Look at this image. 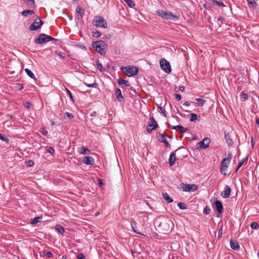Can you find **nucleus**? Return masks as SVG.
Here are the masks:
<instances>
[{"label":"nucleus","mask_w":259,"mask_h":259,"mask_svg":"<svg viewBox=\"0 0 259 259\" xmlns=\"http://www.w3.org/2000/svg\"><path fill=\"white\" fill-rule=\"evenodd\" d=\"M155 227L159 233L167 234L171 232L174 225L171 220L167 217H159L155 220Z\"/></svg>","instance_id":"obj_1"},{"label":"nucleus","mask_w":259,"mask_h":259,"mask_svg":"<svg viewBox=\"0 0 259 259\" xmlns=\"http://www.w3.org/2000/svg\"><path fill=\"white\" fill-rule=\"evenodd\" d=\"M92 46L95 49L96 51L101 55H105L106 54L105 48L107 45L104 41L98 40L93 41Z\"/></svg>","instance_id":"obj_2"},{"label":"nucleus","mask_w":259,"mask_h":259,"mask_svg":"<svg viewBox=\"0 0 259 259\" xmlns=\"http://www.w3.org/2000/svg\"><path fill=\"white\" fill-rule=\"evenodd\" d=\"M156 13L159 16L167 20L177 21L179 18L178 16L174 15L171 12H167L162 10H158L156 11Z\"/></svg>","instance_id":"obj_3"},{"label":"nucleus","mask_w":259,"mask_h":259,"mask_svg":"<svg viewBox=\"0 0 259 259\" xmlns=\"http://www.w3.org/2000/svg\"><path fill=\"white\" fill-rule=\"evenodd\" d=\"M121 70L128 76L136 75L139 72V69L135 66H123Z\"/></svg>","instance_id":"obj_4"},{"label":"nucleus","mask_w":259,"mask_h":259,"mask_svg":"<svg viewBox=\"0 0 259 259\" xmlns=\"http://www.w3.org/2000/svg\"><path fill=\"white\" fill-rule=\"evenodd\" d=\"M94 20L95 21V25L97 27H101L107 28L108 24L104 18L101 16H97L94 18Z\"/></svg>","instance_id":"obj_5"},{"label":"nucleus","mask_w":259,"mask_h":259,"mask_svg":"<svg viewBox=\"0 0 259 259\" xmlns=\"http://www.w3.org/2000/svg\"><path fill=\"white\" fill-rule=\"evenodd\" d=\"M158 126V123L155 121L153 116H150L149 121L147 126V131L148 133H151L152 131L155 130Z\"/></svg>","instance_id":"obj_6"},{"label":"nucleus","mask_w":259,"mask_h":259,"mask_svg":"<svg viewBox=\"0 0 259 259\" xmlns=\"http://www.w3.org/2000/svg\"><path fill=\"white\" fill-rule=\"evenodd\" d=\"M160 66L165 72L167 73L171 72V69L170 63L166 59L163 58L160 60Z\"/></svg>","instance_id":"obj_7"},{"label":"nucleus","mask_w":259,"mask_h":259,"mask_svg":"<svg viewBox=\"0 0 259 259\" xmlns=\"http://www.w3.org/2000/svg\"><path fill=\"white\" fill-rule=\"evenodd\" d=\"M44 23V22L40 19V18L39 17H37L30 25L29 27L30 30L31 31H36L40 28Z\"/></svg>","instance_id":"obj_8"},{"label":"nucleus","mask_w":259,"mask_h":259,"mask_svg":"<svg viewBox=\"0 0 259 259\" xmlns=\"http://www.w3.org/2000/svg\"><path fill=\"white\" fill-rule=\"evenodd\" d=\"M48 37V35L46 34L45 33L40 34L38 37L35 38L34 40V42L36 44H42L44 43H46L48 42V40L47 38Z\"/></svg>","instance_id":"obj_9"},{"label":"nucleus","mask_w":259,"mask_h":259,"mask_svg":"<svg viewBox=\"0 0 259 259\" xmlns=\"http://www.w3.org/2000/svg\"><path fill=\"white\" fill-rule=\"evenodd\" d=\"M198 189L196 184H184L182 187L183 191L186 192H194Z\"/></svg>","instance_id":"obj_10"},{"label":"nucleus","mask_w":259,"mask_h":259,"mask_svg":"<svg viewBox=\"0 0 259 259\" xmlns=\"http://www.w3.org/2000/svg\"><path fill=\"white\" fill-rule=\"evenodd\" d=\"M156 136L158 138V141L164 143L166 147H169L170 146L169 143L166 139V135L164 133L163 134L157 133Z\"/></svg>","instance_id":"obj_11"},{"label":"nucleus","mask_w":259,"mask_h":259,"mask_svg":"<svg viewBox=\"0 0 259 259\" xmlns=\"http://www.w3.org/2000/svg\"><path fill=\"white\" fill-rule=\"evenodd\" d=\"M210 143V139L208 137H205L202 141L199 142L197 144H198L201 149H205L209 147Z\"/></svg>","instance_id":"obj_12"},{"label":"nucleus","mask_w":259,"mask_h":259,"mask_svg":"<svg viewBox=\"0 0 259 259\" xmlns=\"http://www.w3.org/2000/svg\"><path fill=\"white\" fill-rule=\"evenodd\" d=\"M181 149V148L180 147L178 149H177L175 151V152H172L170 153V154L169 155V159H168V163L170 166H172L176 162V152L178 151V150H180Z\"/></svg>","instance_id":"obj_13"},{"label":"nucleus","mask_w":259,"mask_h":259,"mask_svg":"<svg viewBox=\"0 0 259 259\" xmlns=\"http://www.w3.org/2000/svg\"><path fill=\"white\" fill-rule=\"evenodd\" d=\"M213 204L218 212L219 213H222L223 210V205L222 202L220 200H216Z\"/></svg>","instance_id":"obj_14"},{"label":"nucleus","mask_w":259,"mask_h":259,"mask_svg":"<svg viewBox=\"0 0 259 259\" xmlns=\"http://www.w3.org/2000/svg\"><path fill=\"white\" fill-rule=\"evenodd\" d=\"M231 192V189L228 185H226L224 190L221 193V195L223 197L226 198L230 197Z\"/></svg>","instance_id":"obj_15"},{"label":"nucleus","mask_w":259,"mask_h":259,"mask_svg":"<svg viewBox=\"0 0 259 259\" xmlns=\"http://www.w3.org/2000/svg\"><path fill=\"white\" fill-rule=\"evenodd\" d=\"M82 162L86 165H93L94 163V159L91 156H86L83 158Z\"/></svg>","instance_id":"obj_16"},{"label":"nucleus","mask_w":259,"mask_h":259,"mask_svg":"<svg viewBox=\"0 0 259 259\" xmlns=\"http://www.w3.org/2000/svg\"><path fill=\"white\" fill-rule=\"evenodd\" d=\"M231 248L235 250H238L240 248L238 242L233 238H231L230 241Z\"/></svg>","instance_id":"obj_17"},{"label":"nucleus","mask_w":259,"mask_h":259,"mask_svg":"<svg viewBox=\"0 0 259 259\" xmlns=\"http://www.w3.org/2000/svg\"><path fill=\"white\" fill-rule=\"evenodd\" d=\"M115 96L117 100L120 102H124V99L122 95L121 91L119 89H117L115 91Z\"/></svg>","instance_id":"obj_18"},{"label":"nucleus","mask_w":259,"mask_h":259,"mask_svg":"<svg viewBox=\"0 0 259 259\" xmlns=\"http://www.w3.org/2000/svg\"><path fill=\"white\" fill-rule=\"evenodd\" d=\"M172 129L179 131L181 133H183L189 131L188 128H185L182 125H175L171 127Z\"/></svg>","instance_id":"obj_19"},{"label":"nucleus","mask_w":259,"mask_h":259,"mask_svg":"<svg viewBox=\"0 0 259 259\" xmlns=\"http://www.w3.org/2000/svg\"><path fill=\"white\" fill-rule=\"evenodd\" d=\"M225 138L228 145L230 146L233 145V142L231 139V136L229 133H227L225 131Z\"/></svg>","instance_id":"obj_20"},{"label":"nucleus","mask_w":259,"mask_h":259,"mask_svg":"<svg viewBox=\"0 0 259 259\" xmlns=\"http://www.w3.org/2000/svg\"><path fill=\"white\" fill-rule=\"evenodd\" d=\"M130 222H131V227L133 229V231H134V232L137 234L143 235V234L142 233H141L140 232L138 231V230H137L136 229V228L137 226V223L133 219H131L130 220Z\"/></svg>","instance_id":"obj_21"},{"label":"nucleus","mask_w":259,"mask_h":259,"mask_svg":"<svg viewBox=\"0 0 259 259\" xmlns=\"http://www.w3.org/2000/svg\"><path fill=\"white\" fill-rule=\"evenodd\" d=\"M76 12L81 18H82L84 14V10H82L79 6H77L76 8Z\"/></svg>","instance_id":"obj_22"},{"label":"nucleus","mask_w":259,"mask_h":259,"mask_svg":"<svg viewBox=\"0 0 259 259\" xmlns=\"http://www.w3.org/2000/svg\"><path fill=\"white\" fill-rule=\"evenodd\" d=\"M163 198L164 200H165L168 203H171L173 202V199L169 196V195L167 193H163L162 194Z\"/></svg>","instance_id":"obj_23"},{"label":"nucleus","mask_w":259,"mask_h":259,"mask_svg":"<svg viewBox=\"0 0 259 259\" xmlns=\"http://www.w3.org/2000/svg\"><path fill=\"white\" fill-rule=\"evenodd\" d=\"M34 14L33 10H25L22 12V15L25 17H27L28 15H32Z\"/></svg>","instance_id":"obj_24"},{"label":"nucleus","mask_w":259,"mask_h":259,"mask_svg":"<svg viewBox=\"0 0 259 259\" xmlns=\"http://www.w3.org/2000/svg\"><path fill=\"white\" fill-rule=\"evenodd\" d=\"M117 81H118V83L119 85H122V84H124L126 87H129L130 85V82L128 81L124 80L122 78H119Z\"/></svg>","instance_id":"obj_25"},{"label":"nucleus","mask_w":259,"mask_h":259,"mask_svg":"<svg viewBox=\"0 0 259 259\" xmlns=\"http://www.w3.org/2000/svg\"><path fill=\"white\" fill-rule=\"evenodd\" d=\"M200 118V117L199 116H198L196 114L191 113L190 114V120L192 122L195 121L196 120H199Z\"/></svg>","instance_id":"obj_26"},{"label":"nucleus","mask_w":259,"mask_h":259,"mask_svg":"<svg viewBox=\"0 0 259 259\" xmlns=\"http://www.w3.org/2000/svg\"><path fill=\"white\" fill-rule=\"evenodd\" d=\"M25 72L27 74V75L29 76L30 78L35 79V77L33 73L29 69L26 68L25 69Z\"/></svg>","instance_id":"obj_27"},{"label":"nucleus","mask_w":259,"mask_h":259,"mask_svg":"<svg viewBox=\"0 0 259 259\" xmlns=\"http://www.w3.org/2000/svg\"><path fill=\"white\" fill-rule=\"evenodd\" d=\"M41 220H42V217H35V218H33V219L31 220V224H33V225L36 224H37L38 223L40 222L41 221Z\"/></svg>","instance_id":"obj_28"},{"label":"nucleus","mask_w":259,"mask_h":259,"mask_svg":"<svg viewBox=\"0 0 259 259\" xmlns=\"http://www.w3.org/2000/svg\"><path fill=\"white\" fill-rule=\"evenodd\" d=\"M227 169H228V165H225V166L223 165L222 166H220V172H221V174L224 176H226Z\"/></svg>","instance_id":"obj_29"},{"label":"nucleus","mask_w":259,"mask_h":259,"mask_svg":"<svg viewBox=\"0 0 259 259\" xmlns=\"http://www.w3.org/2000/svg\"><path fill=\"white\" fill-rule=\"evenodd\" d=\"M55 229L60 233L62 234L65 232L64 228L60 225H56L55 226Z\"/></svg>","instance_id":"obj_30"},{"label":"nucleus","mask_w":259,"mask_h":259,"mask_svg":"<svg viewBox=\"0 0 259 259\" xmlns=\"http://www.w3.org/2000/svg\"><path fill=\"white\" fill-rule=\"evenodd\" d=\"M83 83L85 85L89 88H96L98 87V83L95 82V81L93 83H88L85 81L83 82Z\"/></svg>","instance_id":"obj_31"},{"label":"nucleus","mask_w":259,"mask_h":259,"mask_svg":"<svg viewBox=\"0 0 259 259\" xmlns=\"http://www.w3.org/2000/svg\"><path fill=\"white\" fill-rule=\"evenodd\" d=\"M23 2L26 5H29L31 7H33L35 5L34 0H23Z\"/></svg>","instance_id":"obj_32"},{"label":"nucleus","mask_w":259,"mask_h":259,"mask_svg":"<svg viewBox=\"0 0 259 259\" xmlns=\"http://www.w3.org/2000/svg\"><path fill=\"white\" fill-rule=\"evenodd\" d=\"M177 205L180 209L182 210L186 209L187 208V204L183 202H179Z\"/></svg>","instance_id":"obj_33"},{"label":"nucleus","mask_w":259,"mask_h":259,"mask_svg":"<svg viewBox=\"0 0 259 259\" xmlns=\"http://www.w3.org/2000/svg\"><path fill=\"white\" fill-rule=\"evenodd\" d=\"M96 64H97V67L100 71H101V72L105 71L104 68L103 67L102 65L100 63V62L99 60H97L96 61Z\"/></svg>","instance_id":"obj_34"},{"label":"nucleus","mask_w":259,"mask_h":259,"mask_svg":"<svg viewBox=\"0 0 259 259\" xmlns=\"http://www.w3.org/2000/svg\"><path fill=\"white\" fill-rule=\"evenodd\" d=\"M211 2L213 4L215 5L218 6H221V7H225V5L222 2H219L217 0H211Z\"/></svg>","instance_id":"obj_35"},{"label":"nucleus","mask_w":259,"mask_h":259,"mask_svg":"<svg viewBox=\"0 0 259 259\" xmlns=\"http://www.w3.org/2000/svg\"><path fill=\"white\" fill-rule=\"evenodd\" d=\"M81 148L83 149V151L80 152L81 154L85 155L90 153V150L89 149L85 148L84 147H82Z\"/></svg>","instance_id":"obj_36"},{"label":"nucleus","mask_w":259,"mask_h":259,"mask_svg":"<svg viewBox=\"0 0 259 259\" xmlns=\"http://www.w3.org/2000/svg\"><path fill=\"white\" fill-rule=\"evenodd\" d=\"M250 227L252 229H257L259 228V225L257 222H252L250 225Z\"/></svg>","instance_id":"obj_37"},{"label":"nucleus","mask_w":259,"mask_h":259,"mask_svg":"<svg viewBox=\"0 0 259 259\" xmlns=\"http://www.w3.org/2000/svg\"><path fill=\"white\" fill-rule=\"evenodd\" d=\"M124 2H125L127 4V5L130 7V8H133L135 4L133 2L132 0H124Z\"/></svg>","instance_id":"obj_38"},{"label":"nucleus","mask_w":259,"mask_h":259,"mask_svg":"<svg viewBox=\"0 0 259 259\" xmlns=\"http://www.w3.org/2000/svg\"><path fill=\"white\" fill-rule=\"evenodd\" d=\"M250 7H255L256 6V3L255 0H247Z\"/></svg>","instance_id":"obj_39"},{"label":"nucleus","mask_w":259,"mask_h":259,"mask_svg":"<svg viewBox=\"0 0 259 259\" xmlns=\"http://www.w3.org/2000/svg\"><path fill=\"white\" fill-rule=\"evenodd\" d=\"M248 156L246 157L244 159H243L239 163H238V168H240L243 164L244 162H246L248 160Z\"/></svg>","instance_id":"obj_40"},{"label":"nucleus","mask_w":259,"mask_h":259,"mask_svg":"<svg viewBox=\"0 0 259 259\" xmlns=\"http://www.w3.org/2000/svg\"><path fill=\"white\" fill-rule=\"evenodd\" d=\"M0 139L2 141L5 142L7 143H9V139L8 138L5 137L3 134H2L1 133H0Z\"/></svg>","instance_id":"obj_41"},{"label":"nucleus","mask_w":259,"mask_h":259,"mask_svg":"<svg viewBox=\"0 0 259 259\" xmlns=\"http://www.w3.org/2000/svg\"><path fill=\"white\" fill-rule=\"evenodd\" d=\"M210 208L208 206H206L203 210V213L205 214H208L210 213Z\"/></svg>","instance_id":"obj_42"},{"label":"nucleus","mask_w":259,"mask_h":259,"mask_svg":"<svg viewBox=\"0 0 259 259\" xmlns=\"http://www.w3.org/2000/svg\"><path fill=\"white\" fill-rule=\"evenodd\" d=\"M196 101L201 106H202L205 103V100L201 98H197L196 99Z\"/></svg>","instance_id":"obj_43"},{"label":"nucleus","mask_w":259,"mask_h":259,"mask_svg":"<svg viewBox=\"0 0 259 259\" xmlns=\"http://www.w3.org/2000/svg\"><path fill=\"white\" fill-rule=\"evenodd\" d=\"M101 35V33L100 31H93V36L94 37L98 38V37H100Z\"/></svg>","instance_id":"obj_44"},{"label":"nucleus","mask_w":259,"mask_h":259,"mask_svg":"<svg viewBox=\"0 0 259 259\" xmlns=\"http://www.w3.org/2000/svg\"><path fill=\"white\" fill-rule=\"evenodd\" d=\"M157 110L159 113H162L164 116H166L165 110L162 109L161 106H158Z\"/></svg>","instance_id":"obj_45"},{"label":"nucleus","mask_w":259,"mask_h":259,"mask_svg":"<svg viewBox=\"0 0 259 259\" xmlns=\"http://www.w3.org/2000/svg\"><path fill=\"white\" fill-rule=\"evenodd\" d=\"M26 164L27 166L31 167V166H33L34 163V162L32 160H28L26 161Z\"/></svg>","instance_id":"obj_46"},{"label":"nucleus","mask_w":259,"mask_h":259,"mask_svg":"<svg viewBox=\"0 0 259 259\" xmlns=\"http://www.w3.org/2000/svg\"><path fill=\"white\" fill-rule=\"evenodd\" d=\"M47 151L51 154H53L55 153V150L51 147H47Z\"/></svg>","instance_id":"obj_47"},{"label":"nucleus","mask_w":259,"mask_h":259,"mask_svg":"<svg viewBox=\"0 0 259 259\" xmlns=\"http://www.w3.org/2000/svg\"><path fill=\"white\" fill-rule=\"evenodd\" d=\"M76 258L77 259H85V256L83 253H80L76 255Z\"/></svg>","instance_id":"obj_48"},{"label":"nucleus","mask_w":259,"mask_h":259,"mask_svg":"<svg viewBox=\"0 0 259 259\" xmlns=\"http://www.w3.org/2000/svg\"><path fill=\"white\" fill-rule=\"evenodd\" d=\"M45 256L47 258H51V257H53V254L52 253V252L48 251V252H47L45 254Z\"/></svg>","instance_id":"obj_49"},{"label":"nucleus","mask_w":259,"mask_h":259,"mask_svg":"<svg viewBox=\"0 0 259 259\" xmlns=\"http://www.w3.org/2000/svg\"><path fill=\"white\" fill-rule=\"evenodd\" d=\"M66 91L67 93L68 94L70 99L72 101H73V97L71 92L70 91V90H69L68 89H66Z\"/></svg>","instance_id":"obj_50"},{"label":"nucleus","mask_w":259,"mask_h":259,"mask_svg":"<svg viewBox=\"0 0 259 259\" xmlns=\"http://www.w3.org/2000/svg\"><path fill=\"white\" fill-rule=\"evenodd\" d=\"M232 158V154L231 152H229L228 153L227 157L226 158L227 161H228V163H229L230 162V161H231Z\"/></svg>","instance_id":"obj_51"},{"label":"nucleus","mask_w":259,"mask_h":259,"mask_svg":"<svg viewBox=\"0 0 259 259\" xmlns=\"http://www.w3.org/2000/svg\"><path fill=\"white\" fill-rule=\"evenodd\" d=\"M114 52L116 55H120L121 53L120 50L118 47H115L114 48Z\"/></svg>","instance_id":"obj_52"},{"label":"nucleus","mask_w":259,"mask_h":259,"mask_svg":"<svg viewBox=\"0 0 259 259\" xmlns=\"http://www.w3.org/2000/svg\"><path fill=\"white\" fill-rule=\"evenodd\" d=\"M226 161H227V158H223L221 163V166H222L223 165H224V166L227 165V164H228V162H226Z\"/></svg>","instance_id":"obj_53"},{"label":"nucleus","mask_w":259,"mask_h":259,"mask_svg":"<svg viewBox=\"0 0 259 259\" xmlns=\"http://www.w3.org/2000/svg\"><path fill=\"white\" fill-rule=\"evenodd\" d=\"M47 38L48 40V42L50 41H58V40H59L58 39L53 37L50 35H48V37Z\"/></svg>","instance_id":"obj_54"},{"label":"nucleus","mask_w":259,"mask_h":259,"mask_svg":"<svg viewBox=\"0 0 259 259\" xmlns=\"http://www.w3.org/2000/svg\"><path fill=\"white\" fill-rule=\"evenodd\" d=\"M174 96H175V98L177 101H179L181 100V96L180 94L175 93Z\"/></svg>","instance_id":"obj_55"},{"label":"nucleus","mask_w":259,"mask_h":259,"mask_svg":"<svg viewBox=\"0 0 259 259\" xmlns=\"http://www.w3.org/2000/svg\"><path fill=\"white\" fill-rule=\"evenodd\" d=\"M25 106L26 108L29 109L32 106V104L29 102H26Z\"/></svg>","instance_id":"obj_56"},{"label":"nucleus","mask_w":259,"mask_h":259,"mask_svg":"<svg viewBox=\"0 0 259 259\" xmlns=\"http://www.w3.org/2000/svg\"><path fill=\"white\" fill-rule=\"evenodd\" d=\"M55 53H56V54L59 56L62 59H64L65 58V57L63 56L62 54H61V53L60 51H58V50H56Z\"/></svg>","instance_id":"obj_57"},{"label":"nucleus","mask_w":259,"mask_h":259,"mask_svg":"<svg viewBox=\"0 0 259 259\" xmlns=\"http://www.w3.org/2000/svg\"><path fill=\"white\" fill-rule=\"evenodd\" d=\"M76 47L79 48V49L87 51V48L82 45L78 44V45H76Z\"/></svg>","instance_id":"obj_58"},{"label":"nucleus","mask_w":259,"mask_h":259,"mask_svg":"<svg viewBox=\"0 0 259 259\" xmlns=\"http://www.w3.org/2000/svg\"><path fill=\"white\" fill-rule=\"evenodd\" d=\"M65 115L70 119L74 118V116L69 112H66Z\"/></svg>","instance_id":"obj_59"},{"label":"nucleus","mask_w":259,"mask_h":259,"mask_svg":"<svg viewBox=\"0 0 259 259\" xmlns=\"http://www.w3.org/2000/svg\"><path fill=\"white\" fill-rule=\"evenodd\" d=\"M223 234L222 227H221L218 231V238H220L222 237Z\"/></svg>","instance_id":"obj_60"},{"label":"nucleus","mask_w":259,"mask_h":259,"mask_svg":"<svg viewBox=\"0 0 259 259\" xmlns=\"http://www.w3.org/2000/svg\"><path fill=\"white\" fill-rule=\"evenodd\" d=\"M16 88L18 90L20 91V90H22L23 89V86L22 84L17 83Z\"/></svg>","instance_id":"obj_61"},{"label":"nucleus","mask_w":259,"mask_h":259,"mask_svg":"<svg viewBox=\"0 0 259 259\" xmlns=\"http://www.w3.org/2000/svg\"><path fill=\"white\" fill-rule=\"evenodd\" d=\"M98 186L100 187H101L103 185V182L102 180L101 179H99L98 180Z\"/></svg>","instance_id":"obj_62"},{"label":"nucleus","mask_w":259,"mask_h":259,"mask_svg":"<svg viewBox=\"0 0 259 259\" xmlns=\"http://www.w3.org/2000/svg\"><path fill=\"white\" fill-rule=\"evenodd\" d=\"M40 132L43 135H46L48 134V131L45 128H42Z\"/></svg>","instance_id":"obj_63"},{"label":"nucleus","mask_w":259,"mask_h":259,"mask_svg":"<svg viewBox=\"0 0 259 259\" xmlns=\"http://www.w3.org/2000/svg\"><path fill=\"white\" fill-rule=\"evenodd\" d=\"M241 97L244 99H247L248 97V94H246V93H243L242 94V96H241Z\"/></svg>","instance_id":"obj_64"}]
</instances>
